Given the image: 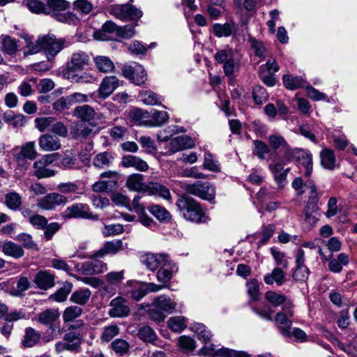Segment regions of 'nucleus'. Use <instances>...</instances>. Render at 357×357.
Masks as SVG:
<instances>
[{"label":"nucleus","instance_id":"obj_1","mask_svg":"<svg viewBox=\"0 0 357 357\" xmlns=\"http://www.w3.org/2000/svg\"><path fill=\"white\" fill-rule=\"evenodd\" d=\"M126 186L130 191L139 193L146 194L148 195H158L165 199H169L171 194L169 189L156 182H144V176L141 174H132L127 178Z\"/></svg>","mask_w":357,"mask_h":357},{"label":"nucleus","instance_id":"obj_2","mask_svg":"<svg viewBox=\"0 0 357 357\" xmlns=\"http://www.w3.org/2000/svg\"><path fill=\"white\" fill-rule=\"evenodd\" d=\"M176 205L185 220L196 223L206 221L205 213L200 204L193 198L182 196L177 199Z\"/></svg>","mask_w":357,"mask_h":357},{"label":"nucleus","instance_id":"obj_3","mask_svg":"<svg viewBox=\"0 0 357 357\" xmlns=\"http://www.w3.org/2000/svg\"><path fill=\"white\" fill-rule=\"evenodd\" d=\"M70 5L66 0H47L45 14L51 15L59 22L70 24L76 20V17L73 13H65Z\"/></svg>","mask_w":357,"mask_h":357},{"label":"nucleus","instance_id":"obj_4","mask_svg":"<svg viewBox=\"0 0 357 357\" xmlns=\"http://www.w3.org/2000/svg\"><path fill=\"white\" fill-rule=\"evenodd\" d=\"M267 140L271 150L275 152L271 155V160L279 159L284 162H289V157L293 149L284 137L279 134H271L268 137Z\"/></svg>","mask_w":357,"mask_h":357},{"label":"nucleus","instance_id":"obj_5","mask_svg":"<svg viewBox=\"0 0 357 357\" xmlns=\"http://www.w3.org/2000/svg\"><path fill=\"white\" fill-rule=\"evenodd\" d=\"M90 56L84 51L77 50L72 53L62 71L63 77L84 70L89 65Z\"/></svg>","mask_w":357,"mask_h":357},{"label":"nucleus","instance_id":"obj_6","mask_svg":"<svg viewBox=\"0 0 357 357\" xmlns=\"http://www.w3.org/2000/svg\"><path fill=\"white\" fill-rule=\"evenodd\" d=\"M291 302L286 303L283 305L282 310L279 312L275 317V322L278 325L280 333L286 337H291L292 321L290 319L294 315Z\"/></svg>","mask_w":357,"mask_h":357},{"label":"nucleus","instance_id":"obj_7","mask_svg":"<svg viewBox=\"0 0 357 357\" xmlns=\"http://www.w3.org/2000/svg\"><path fill=\"white\" fill-rule=\"evenodd\" d=\"M40 41L43 43V51L49 61H52L65 47L66 40L56 38L53 34L40 36Z\"/></svg>","mask_w":357,"mask_h":357},{"label":"nucleus","instance_id":"obj_8","mask_svg":"<svg viewBox=\"0 0 357 357\" xmlns=\"http://www.w3.org/2000/svg\"><path fill=\"white\" fill-rule=\"evenodd\" d=\"M12 153L13 159L19 165H24L27 160H33L38 155L34 142H28L15 147Z\"/></svg>","mask_w":357,"mask_h":357},{"label":"nucleus","instance_id":"obj_9","mask_svg":"<svg viewBox=\"0 0 357 357\" xmlns=\"http://www.w3.org/2000/svg\"><path fill=\"white\" fill-rule=\"evenodd\" d=\"M59 310L56 309H47L38 314V322L49 326L52 330V334L45 337L46 342H50L57 337L56 335H54V333L56 330L58 332L60 331V326L59 324H54V322L59 319Z\"/></svg>","mask_w":357,"mask_h":357},{"label":"nucleus","instance_id":"obj_10","mask_svg":"<svg viewBox=\"0 0 357 357\" xmlns=\"http://www.w3.org/2000/svg\"><path fill=\"white\" fill-rule=\"evenodd\" d=\"M185 190L189 194L205 200L211 201L215 197V189L213 185L207 181H197L193 184L186 185Z\"/></svg>","mask_w":357,"mask_h":357},{"label":"nucleus","instance_id":"obj_11","mask_svg":"<svg viewBox=\"0 0 357 357\" xmlns=\"http://www.w3.org/2000/svg\"><path fill=\"white\" fill-rule=\"evenodd\" d=\"M119 86V79L115 76L105 77L96 92L91 94V98L95 102H98V99H106L108 98Z\"/></svg>","mask_w":357,"mask_h":357},{"label":"nucleus","instance_id":"obj_12","mask_svg":"<svg viewBox=\"0 0 357 357\" xmlns=\"http://www.w3.org/2000/svg\"><path fill=\"white\" fill-rule=\"evenodd\" d=\"M110 13L122 20H137L142 16V12L130 3L114 5Z\"/></svg>","mask_w":357,"mask_h":357},{"label":"nucleus","instance_id":"obj_13","mask_svg":"<svg viewBox=\"0 0 357 357\" xmlns=\"http://www.w3.org/2000/svg\"><path fill=\"white\" fill-rule=\"evenodd\" d=\"M63 215L67 218H82L97 220L99 217L93 215L90 210L89 205L82 203H75L68 206L64 211Z\"/></svg>","mask_w":357,"mask_h":357},{"label":"nucleus","instance_id":"obj_14","mask_svg":"<svg viewBox=\"0 0 357 357\" xmlns=\"http://www.w3.org/2000/svg\"><path fill=\"white\" fill-rule=\"evenodd\" d=\"M123 250V241L121 240H113L107 241L102 247L93 252V254H79L77 255L79 259H91L92 257H103L106 255H115Z\"/></svg>","mask_w":357,"mask_h":357},{"label":"nucleus","instance_id":"obj_15","mask_svg":"<svg viewBox=\"0 0 357 357\" xmlns=\"http://www.w3.org/2000/svg\"><path fill=\"white\" fill-rule=\"evenodd\" d=\"M195 146L194 140L188 135H181L172 138L165 144V155H171L176 152Z\"/></svg>","mask_w":357,"mask_h":357},{"label":"nucleus","instance_id":"obj_16","mask_svg":"<svg viewBox=\"0 0 357 357\" xmlns=\"http://www.w3.org/2000/svg\"><path fill=\"white\" fill-rule=\"evenodd\" d=\"M289 162L295 160L298 165H301L305 168V176L309 178L312 172V156L311 153L305 149H293L292 153L290 154Z\"/></svg>","mask_w":357,"mask_h":357},{"label":"nucleus","instance_id":"obj_17","mask_svg":"<svg viewBox=\"0 0 357 357\" xmlns=\"http://www.w3.org/2000/svg\"><path fill=\"white\" fill-rule=\"evenodd\" d=\"M123 75L135 85H141L146 80V73L143 66L134 63L132 65H124L122 68Z\"/></svg>","mask_w":357,"mask_h":357},{"label":"nucleus","instance_id":"obj_18","mask_svg":"<svg viewBox=\"0 0 357 357\" xmlns=\"http://www.w3.org/2000/svg\"><path fill=\"white\" fill-rule=\"evenodd\" d=\"M288 163L279 159H273L269 165V169L279 188H282L287 184V176L290 168H284V166Z\"/></svg>","mask_w":357,"mask_h":357},{"label":"nucleus","instance_id":"obj_19","mask_svg":"<svg viewBox=\"0 0 357 357\" xmlns=\"http://www.w3.org/2000/svg\"><path fill=\"white\" fill-rule=\"evenodd\" d=\"M98 257L91 258V261L82 263L78 271L85 275H93L104 273L107 269V264L98 259Z\"/></svg>","mask_w":357,"mask_h":357},{"label":"nucleus","instance_id":"obj_20","mask_svg":"<svg viewBox=\"0 0 357 357\" xmlns=\"http://www.w3.org/2000/svg\"><path fill=\"white\" fill-rule=\"evenodd\" d=\"M68 202V199L59 193H49L41 199H38L37 206L43 210H52L55 207L64 205Z\"/></svg>","mask_w":357,"mask_h":357},{"label":"nucleus","instance_id":"obj_21","mask_svg":"<svg viewBox=\"0 0 357 357\" xmlns=\"http://www.w3.org/2000/svg\"><path fill=\"white\" fill-rule=\"evenodd\" d=\"M130 307L127 300L121 296L113 298L109 303V314L112 317H124L129 315Z\"/></svg>","mask_w":357,"mask_h":357},{"label":"nucleus","instance_id":"obj_22","mask_svg":"<svg viewBox=\"0 0 357 357\" xmlns=\"http://www.w3.org/2000/svg\"><path fill=\"white\" fill-rule=\"evenodd\" d=\"M52 162V155H45L41 159L36 161L33 167V175L38 178H49L55 175L54 169L48 168L49 165Z\"/></svg>","mask_w":357,"mask_h":357},{"label":"nucleus","instance_id":"obj_23","mask_svg":"<svg viewBox=\"0 0 357 357\" xmlns=\"http://www.w3.org/2000/svg\"><path fill=\"white\" fill-rule=\"evenodd\" d=\"M177 271L178 268L169 256L166 261L160 266L156 275L157 280L159 282L167 287V284L172 278L173 273Z\"/></svg>","mask_w":357,"mask_h":357},{"label":"nucleus","instance_id":"obj_24","mask_svg":"<svg viewBox=\"0 0 357 357\" xmlns=\"http://www.w3.org/2000/svg\"><path fill=\"white\" fill-rule=\"evenodd\" d=\"M100 177L102 178H109V181H99L96 182L92 190L96 192H105L110 190L117 184V173L116 172H105L101 174Z\"/></svg>","mask_w":357,"mask_h":357},{"label":"nucleus","instance_id":"obj_25","mask_svg":"<svg viewBox=\"0 0 357 357\" xmlns=\"http://www.w3.org/2000/svg\"><path fill=\"white\" fill-rule=\"evenodd\" d=\"M38 145L43 151L50 152L61 149V144L59 137L50 133L43 134L38 138Z\"/></svg>","mask_w":357,"mask_h":357},{"label":"nucleus","instance_id":"obj_26","mask_svg":"<svg viewBox=\"0 0 357 357\" xmlns=\"http://www.w3.org/2000/svg\"><path fill=\"white\" fill-rule=\"evenodd\" d=\"M169 257L164 253H146L141 258L142 263L151 271H155Z\"/></svg>","mask_w":357,"mask_h":357},{"label":"nucleus","instance_id":"obj_27","mask_svg":"<svg viewBox=\"0 0 357 357\" xmlns=\"http://www.w3.org/2000/svg\"><path fill=\"white\" fill-rule=\"evenodd\" d=\"M200 352L204 355H213L215 357H238V356L241 355L240 351L230 349L226 347L215 349L213 344L203 347Z\"/></svg>","mask_w":357,"mask_h":357},{"label":"nucleus","instance_id":"obj_28","mask_svg":"<svg viewBox=\"0 0 357 357\" xmlns=\"http://www.w3.org/2000/svg\"><path fill=\"white\" fill-rule=\"evenodd\" d=\"M213 33L218 38L229 37L235 34L237 31V25L233 21L225 24L215 23L213 26Z\"/></svg>","mask_w":357,"mask_h":357},{"label":"nucleus","instance_id":"obj_29","mask_svg":"<svg viewBox=\"0 0 357 357\" xmlns=\"http://www.w3.org/2000/svg\"><path fill=\"white\" fill-rule=\"evenodd\" d=\"M121 165L124 167H133L141 172H146L149 169L147 162L135 155H125L122 158Z\"/></svg>","mask_w":357,"mask_h":357},{"label":"nucleus","instance_id":"obj_30","mask_svg":"<svg viewBox=\"0 0 357 357\" xmlns=\"http://www.w3.org/2000/svg\"><path fill=\"white\" fill-rule=\"evenodd\" d=\"M34 283L40 289L47 290L54 285V276L47 271H40L36 275Z\"/></svg>","mask_w":357,"mask_h":357},{"label":"nucleus","instance_id":"obj_31","mask_svg":"<svg viewBox=\"0 0 357 357\" xmlns=\"http://www.w3.org/2000/svg\"><path fill=\"white\" fill-rule=\"evenodd\" d=\"M71 132L75 137L86 138L96 134L98 128L94 125L77 123L72 128Z\"/></svg>","mask_w":357,"mask_h":357},{"label":"nucleus","instance_id":"obj_32","mask_svg":"<svg viewBox=\"0 0 357 357\" xmlns=\"http://www.w3.org/2000/svg\"><path fill=\"white\" fill-rule=\"evenodd\" d=\"M264 282L272 285L274 283L277 286H282L286 281L285 273L280 268H274L271 273H267L264 276Z\"/></svg>","mask_w":357,"mask_h":357},{"label":"nucleus","instance_id":"obj_33","mask_svg":"<svg viewBox=\"0 0 357 357\" xmlns=\"http://www.w3.org/2000/svg\"><path fill=\"white\" fill-rule=\"evenodd\" d=\"M96 68L102 73H111L115 70V65L111 59L106 56H96L93 58Z\"/></svg>","mask_w":357,"mask_h":357},{"label":"nucleus","instance_id":"obj_34","mask_svg":"<svg viewBox=\"0 0 357 357\" xmlns=\"http://www.w3.org/2000/svg\"><path fill=\"white\" fill-rule=\"evenodd\" d=\"M128 289L126 291V295H130L135 301H139L146 294V286L143 283L135 282H128Z\"/></svg>","mask_w":357,"mask_h":357},{"label":"nucleus","instance_id":"obj_35","mask_svg":"<svg viewBox=\"0 0 357 357\" xmlns=\"http://www.w3.org/2000/svg\"><path fill=\"white\" fill-rule=\"evenodd\" d=\"M2 252L5 255L15 259L21 258L24 255L23 248L13 241L5 242L2 245Z\"/></svg>","mask_w":357,"mask_h":357},{"label":"nucleus","instance_id":"obj_36","mask_svg":"<svg viewBox=\"0 0 357 357\" xmlns=\"http://www.w3.org/2000/svg\"><path fill=\"white\" fill-rule=\"evenodd\" d=\"M129 116L135 124L148 126L151 113L142 109L135 108L130 112Z\"/></svg>","mask_w":357,"mask_h":357},{"label":"nucleus","instance_id":"obj_37","mask_svg":"<svg viewBox=\"0 0 357 357\" xmlns=\"http://www.w3.org/2000/svg\"><path fill=\"white\" fill-rule=\"evenodd\" d=\"M73 114L84 121H89L94 118L96 112L90 105H84L76 107L73 112Z\"/></svg>","mask_w":357,"mask_h":357},{"label":"nucleus","instance_id":"obj_38","mask_svg":"<svg viewBox=\"0 0 357 357\" xmlns=\"http://www.w3.org/2000/svg\"><path fill=\"white\" fill-rule=\"evenodd\" d=\"M148 127H160L169 119V114L165 111L153 109L151 112Z\"/></svg>","mask_w":357,"mask_h":357},{"label":"nucleus","instance_id":"obj_39","mask_svg":"<svg viewBox=\"0 0 357 357\" xmlns=\"http://www.w3.org/2000/svg\"><path fill=\"white\" fill-rule=\"evenodd\" d=\"M153 303L167 315L172 313L176 306V303L172 301L169 297L165 295L156 297Z\"/></svg>","mask_w":357,"mask_h":357},{"label":"nucleus","instance_id":"obj_40","mask_svg":"<svg viewBox=\"0 0 357 357\" xmlns=\"http://www.w3.org/2000/svg\"><path fill=\"white\" fill-rule=\"evenodd\" d=\"M63 78L70 80L73 82L86 84L93 83L97 79L93 74L88 72H82L81 73L76 72L72 74L68 73V75L64 76Z\"/></svg>","mask_w":357,"mask_h":357},{"label":"nucleus","instance_id":"obj_41","mask_svg":"<svg viewBox=\"0 0 357 357\" xmlns=\"http://www.w3.org/2000/svg\"><path fill=\"white\" fill-rule=\"evenodd\" d=\"M349 264V256L345 253H340L337 258L331 259L328 264V268L331 272L337 273L342 271V266Z\"/></svg>","mask_w":357,"mask_h":357},{"label":"nucleus","instance_id":"obj_42","mask_svg":"<svg viewBox=\"0 0 357 357\" xmlns=\"http://www.w3.org/2000/svg\"><path fill=\"white\" fill-rule=\"evenodd\" d=\"M40 339V334L34 328L29 327L25 330L22 344L24 347H33Z\"/></svg>","mask_w":357,"mask_h":357},{"label":"nucleus","instance_id":"obj_43","mask_svg":"<svg viewBox=\"0 0 357 357\" xmlns=\"http://www.w3.org/2000/svg\"><path fill=\"white\" fill-rule=\"evenodd\" d=\"M321 164L328 169L332 170L335 168L336 158L333 150L324 149L320 153Z\"/></svg>","mask_w":357,"mask_h":357},{"label":"nucleus","instance_id":"obj_44","mask_svg":"<svg viewBox=\"0 0 357 357\" xmlns=\"http://www.w3.org/2000/svg\"><path fill=\"white\" fill-rule=\"evenodd\" d=\"M119 26L112 21L106 22L102 26V30L94 32V37L97 40H107L109 37L106 33H118Z\"/></svg>","mask_w":357,"mask_h":357},{"label":"nucleus","instance_id":"obj_45","mask_svg":"<svg viewBox=\"0 0 357 357\" xmlns=\"http://www.w3.org/2000/svg\"><path fill=\"white\" fill-rule=\"evenodd\" d=\"M191 329L197 334V338L203 343L206 344L210 341L212 335L211 331H208L204 324L195 323L191 326Z\"/></svg>","mask_w":357,"mask_h":357},{"label":"nucleus","instance_id":"obj_46","mask_svg":"<svg viewBox=\"0 0 357 357\" xmlns=\"http://www.w3.org/2000/svg\"><path fill=\"white\" fill-rule=\"evenodd\" d=\"M149 212L159 221L166 222L172 218L170 213L160 205H151L149 207Z\"/></svg>","mask_w":357,"mask_h":357},{"label":"nucleus","instance_id":"obj_47","mask_svg":"<svg viewBox=\"0 0 357 357\" xmlns=\"http://www.w3.org/2000/svg\"><path fill=\"white\" fill-rule=\"evenodd\" d=\"M91 292L89 289H80L74 291L70 296V301L84 305L89 300Z\"/></svg>","mask_w":357,"mask_h":357},{"label":"nucleus","instance_id":"obj_48","mask_svg":"<svg viewBox=\"0 0 357 357\" xmlns=\"http://www.w3.org/2000/svg\"><path fill=\"white\" fill-rule=\"evenodd\" d=\"M141 100L148 105H160L162 102L161 97L151 90H146L139 93Z\"/></svg>","mask_w":357,"mask_h":357},{"label":"nucleus","instance_id":"obj_49","mask_svg":"<svg viewBox=\"0 0 357 357\" xmlns=\"http://www.w3.org/2000/svg\"><path fill=\"white\" fill-rule=\"evenodd\" d=\"M265 298L268 303L274 306H278L281 304L286 305V303L291 302L284 295L274 291H268L266 293Z\"/></svg>","mask_w":357,"mask_h":357},{"label":"nucleus","instance_id":"obj_50","mask_svg":"<svg viewBox=\"0 0 357 357\" xmlns=\"http://www.w3.org/2000/svg\"><path fill=\"white\" fill-rule=\"evenodd\" d=\"M22 203V197L16 192H10L6 195L5 204L10 210L16 211L19 209Z\"/></svg>","mask_w":357,"mask_h":357},{"label":"nucleus","instance_id":"obj_51","mask_svg":"<svg viewBox=\"0 0 357 357\" xmlns=\"http://www.w3.org/2000/svg\"><path fill=\"white\" fill-rule=\"evenodd\" d=\"M282 79L285 87L290 90H295L299 87H301L305 82L302 77H293L289 75H284Z\"/></svg>","mask_w":357,"mask_h":357},{"label":"nucleus","instance_id":"obj_52","mask_svg":"<svg viewBox=\"0 0 357 357\" xmlns=\"http://www.w3.org/2000/svg\"><path fill=\"white\" fill-rule=\"evenodd\" d=\"M83 310L80 307L72 305L66 307L63 313L64 323L71 322L79 317Z\"/></svg>","mask_w":357,"mask_h":357},{"label":"nucleus","instance_id":"obj_53","mask_svg":"<svg viewBox=\"0 0 357 357\" xmlns=\"http://www.w3.org/2000/svg\"><path fill=\"white\" fill-rule=\"evenodd\" d=\"M75 11L79 14L88 15L93 9V4L89 0H75L73 3Z\"/></svg>","mask_w":357,"mask_h":357},{"label":"nucleus","instance_id":"obj_54","mask_svg":"<svg viewBox=\"0 0 357 357\" xmlns=\"http://www.w3.org/2000/svg\"><path fill=\"white\" fill-rule=\"evenodd\" d=\"M167 324L169 328L176 333H181L187 327L185 318L182 316L171 317Z\"/></svg>","mask_w":357,"mask_h":357},{"label":"nucleus","instance_id":"obj_55","mask_svg":"<svg viewBox=\"0 0 357 357\" xmlns=\"http://www.w3.org/2000/svg\"><path fill=\"white\" fill-rule=\"evenodd\" d=\"M138 335L143 341L157 344V335L154 331L149 326H142L138 332Z\"/></svg>","mask_w":357,"mask_h":357},{"label":"nucleus","instance_id":"obj_56","mask_svg":"<svg viewBox=\"0 0 357 357\" xmlns=\"http://www.w3.org/2000/svg\"><path fill=\"white\" fill-rule=\"evenodd\" d=\"M113 160L111 153L102 152L97 154L93 159V164L99 168H104L110 165Z\"/></svg>","mask_w":357,"mask_h":357},{"label":"nucleus","instance_id":"obj_57","mask_svg":"<svg viewBox=\"0 0 357 357\" xmlns=\"http://www.w3.org/2000/svg\"><path fill=\"white\" fill-rule=\"evenodd\" d=\"M253 154L257 156L260 160H264L266 155L270 153L271 149L269 145L261 140H255Z\"/></svg>","mask_w":357,"mask_h":357},{"label":"nucleus","instance_id":"obj_58","mask_svg":"<svg viewBox=\"0 0 357 357\" xmlns=\"http://www.w3.org/2000/svg\"><path fill=\"white\" fill-rule=\"evenodd\" d=\"M203 167L211 172H218L220 171L218 162L210 153H205L204 155Z\"/></svg>","mask_w":357,"mask_h":357},{"label":"nucleus","instance_id":"obj_59","mask_svg":"<svg viewBox=\"0 0 357 357\" xmlns=\"http://www.w3.org/2000/svg\"><path fill=\"white\" fill-rule=\"evenodd\" d=\"M1 38V43L3 51L8 54H14L17 50L16 40L8 36H2Z\"/></svg>","mask_w":357,"mask_h":357},{"label":"nucleus","instance_id":"obj_60","mask_svg":"<svg viewBox=\"0 0 357 357\" xmlns=\"http://www.w3.org/2000/svg\"><path fill=\"white\" fill-rule=\"evenodd\" d=\"M28 9L33 13L36 14H45L46 11V3H43L39 0H26L24 2Z\"/></svg>","mask_w":357,"mask_h":357},{"label":"nucleus","instance_id":"obj_61","mask_svg":"<svg viewBox=\"0 0 357 357\" xmlns=\"http://www.w3.org/2000/svg\"><path fill=\"white\" fill-rule=\"evenodd\" d=\"M312 182V180L307 179L306 181H304L303 179L298 176L296 177L291 183V186L293 189H294L298 195H301L305 192H307L308 188V184Z\"/></svg>","mask_w":357,"mask_h":357},{"label":"nucleus","instance_id":"obj_62","mask_svg":"<svg viewBox=\"0 0 357 357\" xmlns=\"http://www.w3.org/2000/svg\"><path fill=\"white\" fill-rule=\"evenodd\" d=\"M252 98L257 105H262L268 100L266 90L261 86H255L252 91Z\"/></svg>","mask_w":357,"mask_h":357},{"label":"nucleus","instance_id":"obj_63","mask_svg":"<svg viewBox=\"0 0 357 357\" xmlns=\"http://www.w3.org/2000/svg\"><path fill=\"white\" fill-rule=\"evenodd\" d=\"M119 333V328L116 325H109L102 328L100 339L103 342H109Z\"/></svg>","mask_w":357,"mask_h":357},{"label":"nucleus","instance_id":"obj_64","mask_svg":"<svg viewBox=\"0 0 357 357\" xmlns=\"http://www.w3.org/2000/svg\"><path fill=\"white\" fill-rule=\"evenodd\" d=\"M247 291L250 298L252 301H259L260 299L259 285L257 280L253 279L246 284Z\"/></svg>","mask_w":357,"mask_h":357}]
</instances>
